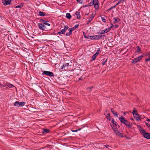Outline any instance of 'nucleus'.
Masks as SVG:
<instances>
[{
    "instance_id": "nucleus-48",
    "label": "nucleus",
    "mask_w": 150,
    "mask_h": 150,
    "mask_svg": "<svg viewBox=\"0 0 150 150\" xmlns=\"http://www.w3.org/2000/svg\"><path fill=\"white\" fill-rule=\"evenodd\" d=\"M147 121H150V119H147Z\"/></svg>"
},
{
    "instance_id": "nucleus-53",
    "label": "nucleus",
    "mask_w": 150,
    "mask_h": 150,
    "mask_svg": "<svg viewBox=\"0 0 150 150\" xmlns=\"http://www.w3.org/2000/svg\"><path fill=\"white\" fill-rule=\"evenodd\" d=\"M24 1H28V0H24Z\"/></svg>"
},
{
    "instance_id": "nucleus-36",
    "label": "nucleus",
    "mask_w": 150,
    "mask_h": 150,
    "mask_svg": "<svg viewBox=\"0 0 150 150\" xmlns=\"http://www.w3.org/2000/svg\"><path fill=\"white\" fill-rule=\"evenodd\" d=\"M100 50L99 49H98L96 52V53L95 54H97V55H98V54L99 53V52H100Z\"/></svg>"
},
{
    "instance_id": "nucleus-32",
    "label": "nucleus",
    "mask_w": 150,
    "mask_h": 150,
    "mask_svg": "<svg viewBox=\"0 0 150 150\" xmlns=\"http://www.w3.org/2000/svg\"><path fill=\"white\" fill-rule=\"evenodd\" d=\"M107 59H106L105 60V59H104L103 61L102 62V64L103 65H104L105 64V63L107 62Z\"/></svg>"
},
{
    "instance_id": "nucleus-34",
    "label": "nucleus",
    "mask_w": 150,
    "mask_h": 150,
    "mask_svg": "<svg viewBox=\"0 0 150 150\" xmlns=\"http://www.w3.org/2000/svg\"><path fill=\"white\" fill-rule=\"evenodd\" d=\"M115 6H112L110 8H109L108 10V11H110L113 8H115Z\"/></svg>"
},
{
    "instance_id": "nucleus-12",
    "label": "nucleus",
    "mask_w": 150,
    "mask_h": 150,
    "mask_svg": "<svg viewBox=\"0 0 150 150\" xmlns=\"http://www.w3.org/2000/svg\"><path fill=\"white\" fill-rule=\"evenodd\" d=\"M79 24L76 25L74 27L72 28H70L69 29V30H71V32L72 33V31L74 30H75L76 28H77L79 26Z\"/></svg>"
},
{
    "instance_id": "nucleus-50",
    "label": "nucleus",
    "mask_w": 150,
    "mask_h": 150,
    "mask_svg": "<svg viewBox=\"0 0 150 150\" xmlns=\"http://www.w3.org/2000/svg\"><path fill=\"white\" fill-rule=\"evenodd\" d=\"M150 55V53H148V54H147V55Z\"/></svg>"
},
{
    "instance_id": "nucleus-26",
    "label": "nucleus",
    "mask_w": 150,
    "mask_h": 150,
    "mask_svg": "<svg viewBox=\"0 0 150 150\" xmlns=\"http://www.w3.org/2000/svg\"><path fill=\"white\" fill-rule=\"evenodd\" d=\"M106 117L107 118L108 120H110V117L109 113L107 114V115H106Z\"/></svg>"
},
{
    "instance_id": "nucleus-49",
    "label": "nucleus",
    "mask_w": 150,
    "mask_h": 150,
    "mask_svg": "<svg viewBox=\"0 0 150 150\" xmlns=\"http://www.w3.org/2000/svg\"><path fill=\"white\" fill-rule=\"evenodd\" d=\"M77 131H78V130H73L72 131L73 132H76Z\"/></svg>"
},
{
    "instance_id": "nucleus-45",
    "label": "nucleus",
    "mask_w": 150,
    "mask_h": 150,
    "mask_svg": "<svg viewBox=\"0 0 150 150\" xmlns=\"http://www.w3.org/2000/svg\"><path fill=\"white\" fill-rule=\"evenodd\" d=\"M83 35L84 37H85V36H86V33L84 32L83 33Z\"/></svg>"
},
{
    "instance_id": "nucleus-23",
    "label": "nucleus",
    "mask_w": 150,
    "mask_h": 150,
    "mask_svg": "<svg viewBox=\"0 0 150 150\" xmlns=\"http://www.w3.org/2000/svg\"><path fill=\"white\" fill-rule=\"evenodd\" d=\"M49 132V130L48 129H43V133L44 134L47 133Z\"/></svg>"
},
{
    "instance_id": "nucleus-17",
    "label": "nucleus",
    "mask_w": 150,
    "mask_h": 150,
    "mask_svg": "<svg viewBox=\"0 0 150 150\" xmlns=\"http://www.w3.org/2000/svg\"><path fill=\"white\" fill-rule=\"evenodd\" d=\"M66 17L67 18L70 19L71 18V16L70 13H67L66 14Z\"/></svg>"
},
{
    "instance_id": "nucleus-40",
    "label": "nucleus",
    "mask_w": 150,
    "mask_h": 150,
    "mask_svg": "<svg viewBox=\"0 0 150 150\" xmlns=\"http://www.w3.org/2000/svg\"><path fill=\"white\" fill-rule=\"evenodd\" d=\"M8 86L10 88H12V87L13 86V85L11 84H9L8 85Z\"/></svg>"
},
{
    "instance_id": "nucleus-16",
    "label": "nucleus",
    "mask_w": 150,
    "mask_h": 150,
    "mask_svg": "<svg viewBox=\"0 0 150 150\" xmlns=\"http://www.w3.org/2000/svg\"><path fill=\"white\" fill-rule=\"evenodd\" d=\"M41 21L43 22L44 24H45L48 26L50 25V24L49 23H47L48 21H45L43 19H41Z\"/></svg>"
},
{
    "instance_id": "nucleus-8",
    "label": "nucleus",
    "mask_w": 150,
    "mask_h": 150,
    "mask_svg": "<svg viewBox=\"0 0 150 150\" xmlns=\"http://www.w3.org/2000/svg\"><path fill=\"white\" fill-rule=\"evenodd\" d=\"M2 2L4 5L6 6L11 4V0H2Z\"/></svg>"
},
{
    "instance_id": "nucleus-20",
    "label": "nucleus",
    "mask_w": 150,
    "mask_h": 150,
    "mask_svg": "<svg viewBox=\"0 0 150 150\" xmlns=\"http://www.w3.org/2000/svg\"><path fill=\"white\" fill-rule=\"evenodd\" d=\"M69 63H66V64H64V65H63V66L62 67L61 69H63L64 67L68 66L69 65Z\"/></svg>"
},
{
    "instance_id": "nucleus-22",
    "label": "nucleus",
    "mask_w": 150,
    "mask_h": 150,
    "mask_svg": "<svg viewBox=\"0 0 150 150\" xmlns=\"http://www.w3.org/2000/svg\"><path fill=\"white\" fill-rule=\"evenodd\" d=\"M68 28L69 27L68 26L65 25L64 28L62 30V32L64 33L65 31L68 29Z\"/></svg>"
},
{
    "instance_id": "nucleus-29",
    "label": "nucleus",
    "mask_w": 150,
    "mask_h": 150,
    "mask_svg": "<svg viewBox=\"0 0 150 150\" xmlns=\"http://www.w3.org/2000/svg\"><path fill=\"white\" fill-rule=\"evenodd\" d=\"M132 114L134 116L136 114H137V112L136 110H133V111L132 112Z\"/></svg>"
},
{
    "instance_id": "nucleus-25",
    "label": "nucleus",
    "mask_w": 150,
    "mask_h": 150,
    "mask_svg": "<svg viewBox=\"0 0 150 150\" xmlns=\"http://www.w3.org/2000/svg\"><path fill=\"white\" fill-rule=\"evenodd\" d=\"M39 14L40 16H45V14H44V13L41 11H39Z\"/></svg>"
},
{
    "instance_id": "nucleus-42",
    "label": "nucleus",
    "mask_w": 150,
    "mask_h": 150,
    "mask_svg": "<svg viewBox=\"0 0 150 150\" xmlns=\"http://www.w3.org/2000/svg\"><path fill=\"white\" fill-rule=\"evenodd\" d=\"M150 60V57L149 58H146L145 59V61L146 62H148Z\"/></svg>"
},
{
    "instance_id": "nucleus-19",
    "label": "nucleus",
    "mask_w": 150,
    "mask_h": 150,
    "mask_svg": "<svg viewBox=\"0 0 150 150\" xmlns=\"http://www.w3.org/2000/svg\"><path fill=\"white\" fill-rule=\"evenodd\" d=\"M111 26L110 27V29L111 28H117L118 27V25H113L111 23Z\"/></svg>"
},
{
    "instance_id": "nucleus-5",
    "label": "nucleus",
    "mask_w": 150,
    "mask_h": 150,
    "mask_svg": "<svg viewBox=\"0 0 150 150\" xmlns=\"http://www.w3.org/2000/svg\"><path fill=\"white\" fill-rule=\"evenodd\" d=\"M43 75H46L50 76H53L54 75L52 72H50L48 71H44L42 74Z\"/></svg>"
},
{
    "instance_id": "nucleus-37",
    "label": "nucleus",
    "mask_w": 150,
    "mask_h": 150,
    "mask_svg": "<svg viewBox=\"0 0 150 150\" xmlns=\"http://www.w3.org/2000/svg\"><path fill=\"white\" fill-rule=\"evenodd\" d=\"M101 19L102 20V21L103 22H106V20H105V18H104V17H101Z\"/></svg>"
},
{
    "instance_id": "nucleus-28",
    "label": "nucleus",
    "mask_w": 150,
    "mask_h": 150,
    "mask_svg": "<svg viewBox=\"0 0 150 150\" xmlns=\"http://www.w3.org/2000/svg\"><path fill=\"white\" fill-rule=\"evenodd\" d=\"M89 39L91 40H95V35L89 36Z\"/></svg>"
},
{
    "instance_id": "nucleus-9",
    "label": "nucleus",
    "mask_w": 150,
    "mask_h": 150,
    "mask_svg": "<svg viewBox=\"0 0 150 150\" xmlns=\"http://www.w3.org/2000/svg\"><path fill=\"white\" fill-rule=\"evenodd\" d=\"M39 28L42 30H45L46 28L45 26L42 23H39Z\"/></svg>"
},
{
    "instance_id": "nucleus-51",
    "label": "nucleus",
    "mask_w": 150,
    "mask_h": 150,
    "mask_svg": "<svg viewBox=\"0 0 150 150\" xmlns=\"http://www.w3.org/2000/svg\"><path fill=\"white\" fill-rule=\"evenodd\" d=\"M111 125V127H112H112H113L112 126V125Z\"/></svg>"
},
{
    "instance_id": "nucleus-4",
    "label": "nucleus",
    "mask_w": 150,
    "mask_h": 150,
    "mask_svg": "<svg viewBox=\"0 0 150 150\" xmlns=\"http://www.w3.org/2000/svg\"><path fill=\"white\" fill-rule=\"evenodd\" d=\"M143 57V56H140L132 60V64H136Z\"/></svg>"
},
{
    "instance_id": "nucleus-27",
    "label": "nucleus",
    "mask_w": 150,
    "mask_h": 150,
    "mask_svg": "<svg viewBox=\"0 0 150 150\" xmlns=\"http://www.w3.org/2000/svg\"><path fill=\"white\" fill-rule=\"evenodd\" d=\"M98 55L97 54H95L92 56V60H95V59L96 58V57Z\"/></svg>"
},
{
    "instance_id": "nucleus-14",
    "label": "nucleus",
    "mask_w": 150,
    "mask_h": 150,
    "mask_svg": "<svg viewBox=\"0 0 150 150\" xmlns=\"http://www.w3.org/2000/svg\"><path fill=\"white\" fill-rule=\"evenodd\" d=\"M134 117L136 119V120L137 121H139L140 120V117L139 115L137 114H136L134 116Z\"/></svg>"
},
{
    "instance_id": "nucleus-44",
    "label": "nucleus",
    "mask_w": 150,
    "mask_h": 150,
    "mask_svg": "<svg viewBox=\"0 0 150 150\" xmlns=\"http://www.w3.org/2000/svg\"><path fill=\"white\" fill-rule=\"evenodd\" d=\"M92 87H93V86H92V87H88V88H87V90H88L89 89H91L92 88Z\"/></svg>"
},
{
    "instance_id": "nucleus-6",
    "label": "nucleus",
    "mask_w": 150,
    "mask_h": 150,
    "mask_svg": "<svg viewBox=\"0 0 150 150\" xmlns=\"http://www.w3.org/2000/svg\"><path fill=\"white\" fill-rule=\"evenodd\" d=\"M25 103V102L16 101L14 103V105L18 107L23 106Z\"/></svg>"
},
{
    "instance_id": "nucleus-30",
    "label": "nucleus",
    "mask_w": 150,
    "mask_h": 150,
    "mask_svg": "<svg viewBox=\"0 0 150 150\" xmlns=\"http://www.w3.org/2000/svg\"><path fill=\"white\" fill-rule=\"evenodd\" d=\"M95 40H99L100 39L99 35H95Z\"/></svg>"
},
{
    "instance_id": "nucleus-10",
    "label": "nucleus",
    "mask_w": 150,
    "mask_h": 150,
    "mask_svg": "<svg viewBox=\"0 0 150 150\" xmlns=\"http://www.w3.org/2000/svg\"><path fill=\"white\" fill-rule=\"evenodd\" d=\"M95 14H92L91 16V17H90L88 19V20L87 23V24H88V23H90L91 21L93 19L94 17Z\"/></svg>"
},
{
    "instance_id": "nucleus-18",
    "label": "nucleus",
    "mask_w": 150,
    "mask_h": 150,
    "mask_svg": "<svg viewBox=\"0 0 150 150\" xmlns=\"http://www.w3.org/2000/svg\"><path fill=\"white\" fill-rule=\"evenodd\" d=\"M111 122L115 125L116 127H117L118 125L116 123V122H115V121L114 120V119H112L111 120Z\"/></svg>"
},
{
    "instance_id": "nucleus-46",
    "label": "nucleus",
    "mask_w": 150,
    "mask_h": 150,
    "mask_svg": "<svg viewBox=\"0 0 150 150\" xmlns=\"http://www.w3.org/2000/svg\"><path fill=\"white\" fill-rule=\"evenodd\" d=\"M104 146L107 148H108L109 146L108 145H104Z\"/></svg>"
},
{
    "instance_id": "nucleus-35",
    "label": "nucleus",
    "mask_w": 150,
    "mask_h": 150,
    "mask_svg": "<svg viewBox=\"0 0 150 150\" xmlns=\"http://www.w3.org/2000/svg\"><path fill=\"white\" fill-rule=\"evenodd\" d=\"M119 1L115 5V6H117V5H118L119 4H120V3H122L123 2L122 1H121V0H118Z\"/></svg>"
},
{
    "instance_id": "nucleus-38",
    "label": "nucleus",
    "mask_w": 150,
    "mask_h": 150,
    "mask_svg": "<svg viewBox=\"0 0 150 150\" xmlns=\"http://www.w3.org/2000/svg\"><path fill=\"white\" fill-rule=\"evenodd\" d=\"M141 49L139 46L137 47V51L138 52H139L140 51Z\"/></svg>"
},
{
    "instance_id": "nucleus-47",
    "label": "nucleus",
    "mask_w": 150,
    "mask_h": 150,
    "mask_svg": "<svg viewBox=\"0 0 150 150\" xmlns=\"http://www.w3.org/2000/svg\"><path fill=\"white\" fill-rule=\"evenodd\" d=\"M82 77H80L79 79V81H80V80H82Z\"/></svg>"
},
{
    "instance_id": "nucleus-43",
    "label": "nucleus",
    "mask_w": 150,
    "mask_h": 150,
    "mask_svg": "<svg viewBox=\"0 0 150 150\" xmlns=\"http://www.w3.org/2000/svg\"><path fill=\"white\" fill-rule=\"evenodd\" d=\"M89 36H87L86 35L85 36V37H84L85 38L87 39H89Z\"/></svg>"
},
{
    "instance_id": "nucleus-21",
    "label": "nucleus",
    "mask_w": 150,
    "mask_h": 150,
    "mask_svg": "<svg viewBox=\"0 0 150 150\" xmlns=\"http://www.w3.org/2000/svg\"><path fill=\"white\" fill-rule=\"evenodd\" d=\"M75 14H76L77 18L79 19L80 18V13L76 12Z\"/></svg>"
},
{
    "instance_id": "nucleus-11",
    "label": "nucleus",
    "mask_w": 150,
    "mask_h": 150,
    "mask_svg": "<svg viewBox=\"0 0 150 150\" xmlns=\"http://www.w3.org/2000/svg\"><path fill=\"white\" fill-rule=\"evenodd\" d=\"M110 28H108V29H106L105 30H104L102 31V32L100 33L101 34H103L104 33H106L108 32L110 30Z\"/></svg>"
},
{
    "instance_id": "nucleus-13",
    "label": "nucleus",
    "mask_w": 150,
    "mask_h": 150,
    "mask_svg": "<svg viewBox=\"0 0 150 150\" xmlns=\"http://www.w3.org/2000/svg\"><path fill=\"white\" fill-rule=\"evenodd\" d=\"M111 111L113 114L117 117H118V114L117 112L115 111L112 108H111Z\"/></svg>"
},
{
    "instance_id": "nucleus-3",
    "label": "nucleus",
    "mask_w": 150,
    "mask_h": 150,
    "mask_svg": "<svg viewBox=\"0 0 150 150\" xmlns=\"http://www.w3.org/2000/svg\"><path fill=\"white\" fill-rule=\"evenodd\" d=\"M112 129H113V131L115 132L116 135L119 136L121 137H123L122 134L118 131L117 128L112 127Z\"/></svg>"
},
{
    "instance_id": "nucleus-41",
    "label": "nucleus",
    "mask_w": 150,
    "mask_h": 150,
    "mask_svg": "<svg viewBox=\"0 0 150 150\" xmlns=\"http://www.w3.org/2000/svg\"><path fill=\"white\" fill-rule=\"evenodd\" d=\"M58 33L60 35H61L62 34L64 33V32H62V30L61 31L59 32H58Z\"/></svg>"
},
{
    "instance_id": "nucleus-31",
    "label": "nucleus",
    "mask_w": 150,
    "mask_h": 150,
    "mask_svg": "<svg viewBox=\"0 0 150 150\" xmlns=\"http://www.w3.org/2000/svg\"><path fill=\"white\" fill-rule=\"evenodd\" d=\"M69 31V33H66V36H69L72 34V33L71 32V30Z\"/></svg>"
},
{
    "instance_id": "nucleus-24",
    "label": "nucleus",
    "mask_w": 150,
    "mask_h": 150,
    "mask_svg": "<svg viewBox=\"0 0 150 150\" xmlns=\"http://www.w3.org/2000/svg\"><path fill=\"white\" fill-rule=\"evenodd\" d=\"M23 4H19L18 5L16 6L15 8H21L23 6Z\"/></svg>"
},
{
    "instance_id": "nucleus-39",
    "label": "nucleus",
    "mask_w": 150,
    "mask_h": 150,
    "mask_svg": "<svg viewBox=\"0 0 150 150\" xmlns=\"http://www.w3.org/2000/svg\"><path fill=\"white\" fill-rule=\"evenodd\" d=\"M99 35V37H100V38H102V37H105V35Z\"/></svg>"
},
{
    "instance_id": "nucleus-2",
    "label": "nucleus",
    "mask_w": 150,
    "mask_h": 150,
    "mask_svg": "<svg viewBox=\"0 0 150 150\" xmlns=\"http://www.w3.org/2000/svg\"><path fill=\"white\" fill-rule=\"evenodd\" d=\"M141 133L145 138L147 139H150V134L149 133L146 132L144 129L142 127H140L139 129Z\"/></svg>"
},
{
    "instance_id": "nucleus-1",
    "label": "nucleus",
    "mask_w": 150,
    "mask_h": 150,
    "mask_svg": "<svg viewBox=\"0 0 150 150\" xmlns=\"http://www.w3.org/2000/svg\"><path fill=\"white\" fill-rule=\"evenodd\" d=\"M119 119L120 120L121 122L124 124L127 127H130L132 125V124L130 123L127 120H126L124 117L121 116L119 117Z\"/></svg>"
},
{
    "instance_id": "nucleus-33",
    "label": "nucleus",
    "mask_w": 150,
    "mask_h": 150,
    "mask_svg": "<svg viewBox=\"0 0 150 150\" xmlns=\"http://www.w3.org/2000/svg\"><path fill=\"white\" fill-rule=\"evenodd\" d=\"M77 2L80 4H82L83 3V0H76Z\"/></svg>"
},
{
    "instance_id": "nucleus-7",
    "label": "nucleus",
    "mask_w": 150,
    "mask_h": 150,
    "mask_svg": "<svg viewBox=\"0 0 150 150\" xmlns=\"http://www.w3.org/2000/svg\"><path fill=\"white\" fill-rule=\"evenodd\" d=\"M98 2L97 0H93V4L95 8L96 9L98 8L99 6L98 5Z\"/></svg>"
},
{
    "instance_id": "nucleus-15",
    "label": "nucleus",
    "mask_w": 150,
    "mask_h": 150,
    "mask_svg": "<svg viewBox=\"0 0 150 150\" xmlns=\"http://www.w3.org/2000/svg\"><path fill=\"white\" fill-rule=\"evenodd\" d=\"M113 19L114 20L113 21L114 23L118 22L120 21V19L118 18H114Z\"/></svg>"
},
{
    "instance_id": "nucleus-52",
    "label": "nucleus",
    "mask_w": 150,
    "mask_h": 150,
    "mask_svg": "<svg viewBox=\"0 0 150 150\" xmlns=\"http://www.w3.org/2000/svg\"><path fill=\"white\" fill-rule=\"evenodd\" d=\"M88 15V13H87L86 14V15Z\"/></svg>"
}]
</instances>
